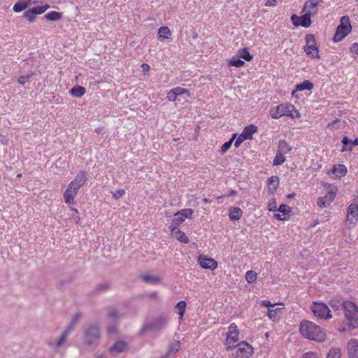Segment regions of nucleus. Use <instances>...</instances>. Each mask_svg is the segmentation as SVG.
<instances>
[{"mask_svg": "<svg viewBox=\"0 0 358 358\" xmlns=\"http://www.w3.org/2000/svg\"><path fill=\"white\" fill-rule=\"evenodd\" d=\"M167 99L169 101H176L177 99V96L171 92V90L167 93Z\"/></svg>", "mask_w": 358, "mask_h": 358, "instance_id": "nucleus-55", "label": "nucleus"}, {"mask_svg": "<svg viewBox=\"0 0 358 358\" xmlns=\"http://www.w3.org/2000/svg\"><path fill=\"white\" fill-rule=\"evenodd\" d=\"M237 135H238L237 134H233L231 138L229 141L225 142L222 145V146L221 148V151H222V154L224 153L226 151H227L231 148L232 143L237 137Z\"/></svg>", "mask_w": 358, "mask_h": 358, "instance_id": "nucleus-44", "label": "nucleus"}, {"mask_svg": "<svg viewBox=\"0 0 358 358\" xmlns=\"http://www.w3.org/2000/svg\"><path fill=\"white\" fill-rule=\"evenodd\" d=\"M331 172L332 173L335 174L337 178H340L346 174L347 169L345 166L343 164H338L333 167Z\"/></svg>", "mask_w": 358, "mask_h": 358, "instance_id": "nucleus-31", "label": "nucleus"}, {"mask_svg": "<svg viewBox=\"0 0 358 358\" xmlns=\"http://www.w3.org/2000/svg\"><path fill=\"white\" fill-rule=\"evenodd\" d=\"M168 317L164 315H159L152 319L149 323L142 328V331L147 330L159 331L163 329L168 322Z\"/></svg>", "mask_w": 358, "mask_h": 358, "instance_id": "nucleus-7", "label": "nucleus"}, {"mask_svg": "<svg viewBox=\"0 0 358 358\" xmlns=\"http://www.w3.org/2000/svg\"><path fill=\"white\" fill-rule=\"evenodd\" d=\"M124 190L123 189H119L115 191V192L113 193V196L115 199H117L120 197H122L124 194Z\"/></svg>", "mask_w": 358, "mask_h": 358, "instance_id": "nucleus-53", "label": "nucleus"}, {"mask_svg": "<svg viewBox=\"0 0 358 358\" xmlns=\"http://www.w3.org/2000/svg\"><path fill=\"white\" fill-rule=\"evenodd\" d=\"M68 336L64 333L61 332L58 338L55 340V342L51 341H48L46 344L51 348H52L55 351L57 352L59 349L64 346L67 341Z\"/></svg>", "mask_w": 358, "mask_h": 358, "instance_id": "nucleus-16", "label": "nucleus"}, {"mask_svg": "<svg viewBox=\"0 0 358 358\" xmlns=\"http://www.w3.org/2000/svg\"><path fill=\"white\" fill-rule=\"evenodd\" d=\"M350 216L355 218L356 222L358 221V203L356 201L350 203L348 208V218L350 219Z\"/></svg>", "mask_w": 358, "mask_h": 358, "instance_id": "nucleus-30", "label": "nucleus"}, {"mask_svg": "<svg viewBox=\"0 0 358 358\" xmlns=\"http://www.w3.org/2000/svg\"><path fill=\"white\" fill-rule=\"evenodd\" d=\"M75 327L74 323L70 322L62 332L68 336L73 331Z\"/></svg>", "mask_w": 358, "mask_h": 358, "instance_id": "nucleus-47", "label": "nucleus"}, {"mask_svg": "<svg viewBox=\"0 0 358 358\" xmlns=\"http://www.w3.org/2000/svg\"><path fill=\"white\" fill-rule=\"evenodd\" d=\"M352 30V26L349 17L347 15L341 17L340 24L337 27L336 33L334 36V42H340L346 37Z\"/></svg>", "mask_w": 358, "mask_h": 358, "instance_id": "nucleus-5", "label": "nucleus"}, {"mask_svg": "<svg viewBox=\"0 0 358 358\" xmlns=\"http://www.w3.org/2000/svg\"><path fill=\"white\" fill-rule=\"evenodd\" d=\"M337 190L338 189L336 187H331L324 196L319 197L317 199V206L321 208H326L329 206L334 200Z\"/></svg>", "mask_w": 358, "mask_h": 358, "instance_id": "nucleus-10", "label": "nucleus"}, {"mask_svg": "<svg viewBox=\"0 0 358 358\" xmlns=\"http://www.w3.org/2000/svg\"><path fill=\"white\" fill-rule=\"evenodd\" d=\"M127 348V342L124 341H117L111 347H110L109 351L112 355L117 356L119 354L124 352Z\"/></svg>", "mask_w": 358, "mask_h": 358, "instance_id": "nucleus-18", "label": "nucleus"}, {"mask_svg": "<svg viewBox=\"0 0 358 358\" xmlns=\"http://www.w3.org/2000/svg\"><path fill=\"white\" fill-rule=\"evenodd\" d=\"M193 210L191 208H185L179 210L174 215V217L172 220L173 223L176 225H178L185 221V218L190 217L193 214Z\"/></svg>", "mask_w": 358, "mask_h": 358, "instance_id": "nucleus-13", "label": "nucleus"}, {"mask_svg": "<svg viewBox=\"0 0 358 358\" xmlns=\"http://www.w3.org/2000/svg\"><path fill=\"white\" fill-rule=\"evenodd\" d=\"M278 208L276 200L273 199L268 204V210L269 211H276Z\"/></svg>", "mask_w": 358, "mask_h": 358, "instance_id": "nucleus-49", "label": "nucleus"}, {"mask_svg": "<svg viewBox=\"0 0 358 358\" xmlns=\"http://www.w3.org/2000/svg\"><path fill=\"white\" fill-rule=\"evenodd\" d=\"M311 15L310 13L305 12L302 16L299 17L296 14H293L291 16L292 24L295 27L301 26L305 28H308L311 25Z\"/></svg>", "mask_w": 358, "mask_h": 358, "instance_id": "nucleus-11", "label": "nucleus"}, {"mask_svg": "<svg viewBox=\"0 0 358 358\" xmlns=\"http://www.w3.org/2000/svg\"><path fill=\"white\" fill-rule=\"evenodd\" d=\"M341 352L338 348H333L328 352L327 358H341Z\"/></svg>", "mask_w": 358, "mask_h": 358, "instance_id": "nucleus-43", "label": "nucleus"}, {"mask_svg": "<svg viewBox=\"0 0 358 358\" xmlns=\"http://www.w3.org/2000/svg\"><path fill=\"white\" fill-rule=\"evenodd\" d=\"M350 52L358 55V43H353L350 48Z\"/></svg>", "mask_w": 358, "mask_h": 358, "instance_id": "nucleus-54", "label": "nucleus"}, {"mask_svg": "<svg viewBox=\"0 0 358 358\" xmlns=\"http://www.w3.org/2000/svg\"><path fill=\"white\" fill-rule=\"evenodd\" d=\"M279 186V178L278 176H271L268 179V193L274 194Z\"/></svg>", "mask_w": 358, "mask_h": 358, "instance_id": "nucleus-25", "label": "nucleus"}, {"mask_svg": "<svg viewBox=\"0 0 358 358\" xmlns=\"http://www.w3.org/2000/svg\"><path fill=\"white\" fill-rule=\"evenodd\" d=\"M24 16L27 19V20L30 22H33L36 19V15L33 13L32 10L30 8L26 10L24 13Z\"/></svg>", "mask_w": 358, "mask_h": 358, "instance_id": "nucleus-46", "label": "nucleus"}, {"mask_svg": "<svg viewBox=\"0 0 358 358\" xmlns=\"http://www.w3.org/2000/svg\"><path fill=\"white\" fill-rule=\"evenodd\" d=\"M50 8V5L44 4L42 6H35L31 8L33 13L36 15H40L45 13Z\"/></svg>", "mask_w": 358, "mask_h": 358, "instance_id": "nucleus-40", "label": "nucleus"}, {"mask_svg": "<svg viewBox=\"0 0 358 358\" xmlns=\"http://www.w3.org/2000/svg\"><path fill=\"white\" fill-rule=\"evenodd\" d=\"M158 39L164 41L171 38V31L167 26H162L159 28L157 31Z\"/></svg>", "mask_w": 358, "mask_h": 358, "instance_id": "nucleus-28", "label": "nucleus"}, {"mask_svg": "<svg viewBox=\"0 0 358 358\" xmlns=\"http://www.w3.org/2000/svg\"><path fill=\"white\" fill-rule=\"evenodd\" d=\"M248 140L245 137L242 136V133L237 137L235 141L234 145L238 148L244 141Z\"/></svg>", "mask_w": 358, "mask_h": 358, "instance_id": "nucleus-52", "label": "nucleus"}, {"mask_svg": "<svg viewBox=\"0 0 358 358\" xmlns=\"http://www.w3.org/2000/svg\"><path fill=\"white\" fill-rule=\"evenodd\" d=\"M108 331L110 333L115 332V329L113 327H110L108 329Z\"/></svg>", "mask_w": 358, "mask_h": 358, "instance_id": "nucleus-63", "label": "nucleus"}, {"mask_svg": "<svg viewBox=\"0 0 358 358\" xmlns=\"http://www.w3.org/2000/svg\"><path fill=\"white\" fill-rule=\"evenodd\" d=\"M236 357L239 358H248L253 354V348L245 341L237 345Z\"/></svg>", "mask_w": 358, "mask_h": 358, "instance_id": "nucleus-12", "label": "nucleus"}, {"mask_svg": "<svg viewBox=\"0 0 358 358\" xmlns=\"http://www.w3.org/2000/svg\"><path fill=\"white\" fill-rule=\"evenodd\" d=\"M244 64H245V62L243 60L240 59L239 58L235 57H233L231 59L228 60V65L229 66H235L237 68H240V67L243 66Z\"/></svg>", "mask_w": 358, "mask_h": 358, "instance_id": "nucleus-36", "label": "nucleus"}, {"mask_svg": "<svg viewBox=\"0 0 358 358\" xmlns=\"http://www.w3.org/2000/svg\"><path fill=\"white\" fill-rule=\"evenodd\" d=\"M257 132V127L254 124L246 126L242 133V136L245 137L248 140L252 138L253 134Z\"/></svg>", "mask_w": 358, "mask_h": 358, "instance_id": "nucleus-29", "label": "nucleus"}, {"mask_svg": "<svg viewBox=\"0 0 358 358\" xmlns=\"http://www.w3.org/2000/svg\"><path fill=\"white\" fill-rule=\"evenodd\" d=\"M299 331L304 338L317 342H323L327 337L321 327L310 321H302Z\"/></svg>", "mask_w": 358, "mask_h": 358, "instance_id": "nucleus-1", "label": "nucleus"}, {"mask_svg": "<svg viewBox=\"0 0 358 358\" xmlns=\"http://www.w3.org/2000/svg\"><path fill=\"white\" fill-rule=\"evenodd\" d=\"M243 214V211L240 208L234 207L230 209L229 218L231 220H238L241 219Z\"/></svg>", "mask_w": 358, "mask_h": 358, "instance_id": "nucleus-34", "label": "nucleus"}, {"mask_svg": "<svg viewBox=\"0 0 358 358\" xmlns=\"http://www.w3.org/2000/svg\"><path fill=\"white\" fill-rule=\"evenodd\" d=\"M285 161V158H274L273 165L278 166L283 164Z\"/></svg>", "mask_w": 358, "mask_h": 358, "instance_id": "nucleus-56", "label": "nucleus"}, {"mask_svg": "<svg viewBox=\"0 0 358 358\" xmlns=\"http://www.w3.org/2000/svg\"><path fill=\"white\" fill-rule=\"evenodd\" d=\"M176 309L178 310V314L180 315V317L182 319L185 313L186 309V302L185 301H179L176 306Z\"/></svg>", "mask_w": 358, "mask_h": 358, "instance_id": "nucleus-42", "label": "nucleus"}, {"mask_svg": "<svg viewBox=\"0 0 358 358\" xmlns=\"http://www.w3.org/2000/svg\"><path fill=\"white\" fill-rule=\"evenodd\" d=\"M180 341H174L169 345L166 355H168L169 357L171 355H175L177 352L179 351L180 348Z\"/></svg>", "mask_w": 358, "mask_h": 358, "instance_id": "nucleus-33", "label": "nucleus"}, {"mask_svg": "<svg viewBox=\"0 0 358 358\" xmlns=\"http://www.w3.org/2000/svg\"><path fill=\"white\" fill-rule=\"evenodd\" d=\"M345 312V317L350 329L358 327V307L350 301H343L342 303Z\"/></svg>", "mask_w": 358, "mask_h": 358, "instance_id": "nucleus-4", "label": "nucleus"}, {"mask_svg": "<svg viewBox=\"0 0 358 358\" xmlns=\"http://www.w3.org/2000/svg\"><path fill=\"white\" fill-rule=\"evenodd\" d=\"M238 335L239 331L236 324H231L229 327V332L227 333L226 338L227 344L228 345V347L227 348V350H231L235 347L234 344L239 340Z\"/></svg>", "mask_w": 358, "mask_h": 358, "instance_id": "nucleus-9", "label": "nucleus"}, {"mask_svg": "<svg viewBox=\"0 0 358 358\" xmlns=\"http://www.w3.org/2000/svg\"><path fill=\"white\" fill-rule=\"evenodd\" d=\"M261 304L264 307L274 306V305L271 304V302L268 300L262 301Z\"/></svg>", "mask_w": 358, "mask_h": 358, "instance_id": "nucleus-60", "label": "nucleus"}, {"mask_svg": "<svg viewBox=\"0 0 358 358\" xmlns=\"http://www.w3.org/2000/svg\"><path fill=\"white\" fill-rule=\"evenodd\" d=\"M311 310L314 315L322 320H327L332 317L328 306L324 303L313 302Z\"/></svg>", "mask_w": 358, "mask_h": 358, "instance_id": "nucleus-8", "label": "nucleus"}, {"mask_svg": "<svg viewBox=\"0 0 358 358\" xmlns=\"http://www.w3.org/2000/svg\"><path fill=\"white\" fill-rule=\"evenodd\" d=\"M101 338L99 327L96 324H90L83 327V342L85 345L96 346Z\"/></svg>", "mask_w": 358, "mask_h": 358, "instance_id": "nucleus-3", "label": "nucleus"}, {"mask_svg": "<svg viewBox=\"0 0 358 358\" xmlns=\"http://www.w3.org/2000/svg\"><path fill=\"white\" fill-rule=\"evenodd\" d=\"M313 87H314L313 83H311L310 80H304L303 83H299L296 85V89H295V90L292 91V95L294 96L295 93L297 91H303L305 90L311 91L313 90Z\"/></svg>", "mask_w": 358, "mask_h": 358, "instance_id": "nucleus-27", "label": "nucleus"}, {"mask_svg": "<svg viewBox=\"0 0 358 358\" xmlns=\"http://www.w3.org/2000/svg\"><path fill=\"white\" fill-rule=\"evenodd\" d=\"M200 266L204 269L214 271L217 267V262L212 258L200 255L198 259Z\"/></svg>", "mask_w": 358, "mask_h": 358, "instance_id": "nucleus-14", "label": "nucleus"}, {"mask_svg": "<svg viewBox=\"0 0 358 358\" xmlns=\"http://www.w3.org/2000/svg\"><path fill=\"white\" fill-rule=\"evenodd\" d=\"M280 310V308L269 309L268 311V314H267L268 317L271 320H274L275 318L276 317L278 311H279Z\"/></svg>", "mask_w": 358, "mask_h": 358, "instance_id": "nucleus-51", "label": "nucleus"}, {"mask_svg": "<svg viewBox=\"0 0 358 358\" xmlns=\"http://www.w3.org/2000/svg\"><path fill=\"white\" fill-rule=\"evenodd\" d=\"M125 315L120 307H111L108 310V317L111 320H116L122 318Z\"/></svg>", "mask_w": 358, "mask_h": 358, "instance_id": "nucleus-22", "label": "nucleus"}, {"mask_svg": "<svg viewBox=\"0 0 358 358\" xmlns=\"http://www.w3.org/2000/svg\"><path fill=\"white\" fill-rule=\"evenodd\" d=\"M277 4L276 0H267L265 3L266 6H275Z\"/></svg>", "mask_w": 358, "mask_h": 358, "instance_id": "nucleus-59", "label": "nucleus"}, {"mask_svg": "<svg viewBox=\"0 0 358 358\" xmlns=\"http://www.w3.org/2000/svg\"><path fill=\"white\" fill-rule=\"evenodd\" d=\"M110 285L107 282H103L101 284H99L96 287V291L97 292H104L109 289Z\"/></svg>", "mask_w": 358, "mask_h": 358, "instance_id": "nucleus-48", "label": "nucleus"}, {"mask_svg": "<svg viewBox=\"0 0 358 358\" xmlns=\"http://www.w3.org/2000/svg\"><path fill=\"white\" fill-rule=\"evenodd\" d=\"M141 278L144 282H148V283L155 284V283L159 282V281H160L159 278H158L157 276L151 275L149 274L142 275Z\"/></svg>", "mask_w": 358, "mask_h": 358, "instance_id": "nucleus-38", "label": "nucleus"}, {"mask_svg": "<svg viewBox=\"0 0 358 358\" xmlns=\"http://www.w3.org/2000/svg\"><path fill=\"white\" fill-rule=\"evenodd\" d=\"M171 92H173L176 96L182 95L184 94H187L188 96H191L189 90L181 87H176L171 89Z\"/></svg>", "mask_w": 358, "mask_h": 358, "instance_id": "nucleus-39", "label": "nucleus"}, {"mask_svg": "<svg viewBox=\"0 0 358 358\" xmlns=\"http://www.w3.org/2000/svg\"><path fill=\"white\" fill-rule=\"evenodd\" d=\"M169 228L171 229V236L176 238V239L183 243H187L189 242L188 237L183 231L177 229L176 227H173L172 225H171Z\"/></svg>", "mask_w": 358, "mask_h": 358, "instance_id": "nucleus-20", "label": "nucleus"}, {"mask_svg": "<svg viewBox=\"0 0 358 358\" xmlns=\"http://www.w3.org/2000/svg\"><path fill=\"white\" fill-rule=\"evenodd\" d=\"M278 211L282 214H275L273 217L277 220H285L289 217L291 213V208L285 204H281L278 208Z\"/></svg>", "mask_w": 358, "mask_h": 358, "instance_id": "nucleus-19", "label": "nucleus"}, {"mask_svg": "<svg viewBox=\"0 0 358 358\" xmlns=\"http://www.w3.org/2000/svg\"><path fill=\"white\" fill-rule=\"evenodd\" d=\"M71 210L75 212V214L72 215L71 220L77 223L79 221V217L78 215V211H77V210L76 208H71Z\"/></svg>", "mask_w": 358, "mask_h": 358, "instance_id": "nucleus-58", "label": "nucleus"}, {"mask_svg": "<svg viewBox=\"0 0 358 358\" xmlns=\"http://www.w3.org/2000/svg\"><path fill=\"white\" fill-rule=\"evenodd\" d=\"M270 115L273 119H279L283 115L295 119L300 117V113L293 104L285 103L271 109Z\"/></svg>", "mask_w": 358, "mask_h": 358, "instance_id": "nucleus-2", "label": "nucleus"}, {"mask_svg": "<svg viewBox=\"0 0 358 358\" xmlns=\"http://www.w3.org/2000/svg\"><path fill=\"white\" fill-rule=\"evenodd\" d=\"M304 358H317V355L315 353H314L313 352H309L306 354Z\"/></svg>", "mask_w": 358, "mask_h": 358, "instance_id": "nucleus-61", "label": "nucleus"}, {"mask_svg": "<svg viewBox=\"0 0 358 358\" xmlns=\"http://www.w3.org/2000/svg\"><path fill=\"white\" fill-rule=\"evenodd\" d=\"M306 45L303 50L306 55L316 59H320L319 48L317 45L315 37L313 34H308L305 36Z\"/></svg>", "mask_w": 358, "mask_h": 358, "instance_id": "nucleus-6", "label": "nucleus"}, {"mask_svg": "<svg viewBox=\"0 0 358 358\" xmlns=\"http://www.w3.org/2000/svg\"><path fill=\"white\" fill-rule=\"evenodd\" d=\"M80 317H81V315L78 313L74 315L73 317H72L71 323H74V325L76 326V324L78 323V322L79 321V320L80 319Z\"/></svg>", "mask_w": 358, "mask_h": 358, "instance_id": "nucleus-57", "label": "nucleus"}, {"mask_svg": "<svg viewBox=\"0 0 358 358\" xmlns=\"http://www.w3.org/2000/svg\"><path fill=\"white\" fill-rule=\"evenodd\" d=\"M31 77V74L24 75L19 76L17 81L21 85H24L27 82H28Z\"/></svg>", "mask_w": 358, "mask_h": 358, "instance_id": "nucleus-50", "label": "nucleus"}, {"mask_svg": "<svg viewBox=\"0 0 358 358\" xmlns=\"http://www.w3.org/2000/svg\"><path fill=\"white\" fill-rule=\"evenodd\" d=\"M77 192L72 189L70 186L68 185L66 191L64 193V199L65 203L67 204L71 205L74 203V199L77 195Z\"/></svg>", "mask_w": 358, "mask_h": 358, "instance_id": "nucleus-23", "label": "nucleus"}, {"mask_svg": "<svg viewBox=\"0 0 358 358\" xmlns=\"http://www.w3.org/2000/svg\"><path fill=\"white\" fill-rule=\"evenodd\" d=\"M62 17V14L57 11H50L45 15V17L49 21H57Z\"/></svg>", "mask_w": 358, "mask_h": 358, "instance_id": "nucleus-35", "label": "nucleus"}, {"mask_svg": "<svg viewBox=\"0 0 358 358\" xmlns=\"http://www.w3.org/2000/svg\"><path fill=\"white\" fill-rule=\"evenodd\" d=\"M245 280L248 283H252L257 280V273L253 271H248L245 273Z\"/></svg>", "mask_w": 358, "mask_h": 358, "instance_id": "nucleus-45", "label": "nucleus"}, {"mask_svg": "<svg viewBox=\"0 0 358 358\" xmlns=\"http://www.w3.org/2000/svg\"><path fill=\"white\" fill-rule=\"evenodd\" d=\"M238 57L244 59L250 62L252 59V56L250 54L248 49L246 48H242L238 52Z\"/></svg>", "mask_w": 358, "mask_h": 358, "instance_id": "nucleus-37", "label": "nucleus"}, {"mask_svg": "<svg viewBox=\"0 0 358 358\" xmlns=\"http://www.w3.org/2000/svg\"><path fill=\"white\" fill-rule=\"evenodd\" d=\"M36 3V1H31V0H20L14 4L13 9L15 13H20L26 9L29 6Z\"/></svg>", "mask_w": 358, "mask_h": 358, "instance_id": "nucleus-21", "label": "nucleus"}, {"mask_svg": "<svg viewBox=\"0 0 358 358\" xmlns=\"http://www.w3.org/2000/svg\"><path fill=\"white\" fill-rule=\"evenodd\" d=\"M141 66L143 71H148L150 69V66L148 64H143Z\"/></svg>", "mask_w": 358, "mask_h": 358, "instance_id": "nucleus-62", "label": "nucleus"}, {"mask_svg": "<svg viewBox=\"0 0 358 358\" xmlns=\"http://www.w3.org/2000/svg\"><path fill=\"white\" fill-rule=\"evenodd\" d=\"M342 143L344 145L343 150H347V146L349 144H350L349 150H352V145H358V138H356L354 141H352L351 140L348 139V137L345 136L342 140Z\"/></svg>", "mask_w": 358, "mask_h": 358, "instance_id": "nucleus-41", "label": "nucleus"}, {"mask_svg": "<svg viewBox=\"0 0 358 358\" xmlns=\"http://www.w3.org/2000/svg\"><path fill=\"white\" fill-rule=\"evenodd\" d=\"M322 2V0H308L303 6V11L315 15L318 10V6Z\"/></svg>", "mask_w": 358, "mask_h": 358, "instance_id": "nucleus-17", "label": "nucleus"}, {"mask_svg": "<svg viewBox=\"0 0 358 358\" xmlns=\"http://www.w3.org/2000/svg\"><path fill=\"white\" fill-rule=\"evenodd\" d=\"M86 181V174L84 172L80 171L76 175L74 180L69 183V186L72 189H74L78 192V189L85 184Z\"/></svg>", "mask_w": 358, "mask_h": 358, "instance_id": "nucleus-15", "label": "nucleus"}, {"mask_svg": "<svg viewBox=\"0 0 358 358\" xmlns=\"http://www.w3.org/2000/svg\"><path fill=\"white\" fill-rule=\"evenodd\" d=\"M278 150L275 157H283L291 150V147L285 140H280L278 143Z\"/></svg>", "mask_w": 358, "mask_h": 358, "instance_id": "nucleus-26", "label": "nucleus"}, {"mask_svg": "<svg viewBox=\"0 0 358 358\" xmlns=\"http://www.w3.org/2000/svg\"><path fill=\"white\" fill-rule=\"evenodd\" d=\"M349 356L350 358H358V341L352 339L348 344Z\"/></svg>", "mask_w": 358, "mask_h": 358, "instance_id": "nucleus-24", "label": "nucleus"}, {"mask_svg": "<svg viewBox=\"0 0 358 358\" xmlns=\"http://www.w3.org/2000/svg\"><path fill=\"white\" fill-rule=\"evenodd\" d=\"M86 92V90L84 87L80 85H75L70 90L71 96L77 98L83 96Z\"/></svg>", "mask_w": 358, "mask_h": 358, "instance_id": "nucleus-32", "label": "nucleus"}, {"mask_svg": "<svg viewBox=\"0 0 358 358\" xmlns=\"http://www.w3.org/2000/svg\"><path fill=\"white\" fill-rule=\"evenodd\" d=\"M203 203H208V202H210V201H209V199H206V198H204V199H203Z\"/></svg>", "mask_w": 358, "mask_h": 358, "instance_id": "nucleus-64", "label": "nucleus"}]
</instances>
